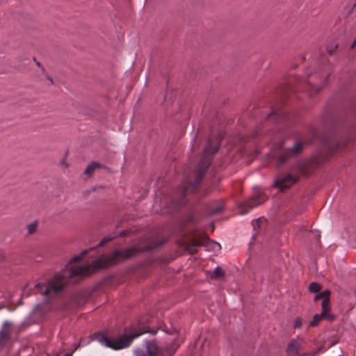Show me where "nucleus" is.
<instances>
[{"label": "nucleus", "instance_id": "obj_4", "mask_svg": "<svg viewBox=\"0 0 356 356\" xmlns=\"http://www.w3.org/2000/svg\"><path fill=\"white\" fill-rule=\"evenodd\" d=\"M150 332L145 327H132L129 331V334H123L117 339H110L105 334H96L94 336L95 340L102 345L113 350H120L129 347L134 339L142 335L144 333Z\"/></svg>", "mask_w": 356, "mask_h": 356}, {"label": "nucleus", "instance_id": "obj_17", "mask_svg": "<svg viewBox=\"0 0 356 356\" xmlns=\"http://www.w3.org/2000/svg\"><path fill=\"white\" fill-rule=\"evenodd\" d=\"M223 209H224V207L222 204L217 205L215 207L211 206L209 209V212L210 215H216V214L221 213Z\"/></svg>", "mask_w": 356, "mask_h": 356}, {"label": "nucleus", "instance_id": "obj_32", "mask_svg": "<svg viewBox=\"0 0 356 356\" xmlns=\"http://www.w3.org/2000/svg\"><path fill=\"white\" fill-rule=\"evenodd\" d=\"M356 6V3L354 4V7Z\"/></svg>", "mask_w": 356, "mask_h": 356}, {"label": "nucleus", "instance_id": "obj_19", "mask_svg": "<svg viewBox=\"0 0 356 356\" xmlns=\"http://www.w3.org/2000/svg\"><path fill=\"white\" fill-rule=\"evenodd\" d=\"M37 224L35 222L31 223L27 225L28 232L30 234H33L36 231Z\"/></svg>", "mask_w": 356, "mask_h": 356}, {"label": "nucleus", "instance_id": "obj_31", "mask_svg": "<svg viewBox=\"0 0 356 356\" xmlns=\"http://www.w3.org/2000/svg\"><path fill=\"white\" fill-rule=\"evenodd\" d=\"M48 79H49L51 83H53V81H52V79H51V78L48 77Z\"/></svg>", "mask_w": 356, "mask_h": 356}, {"label": "nucleus", "instance_id": "obj_1", "mask_svg": "<svg viewBox=\"0 0 356 356\" xmlns=\"http://www.w3.org/2000/svg\"><path fill=\"white\" fill-rule=\"evenodd\" d=\"M163 243L164 241L156 242L144 247L132 246L123 250H115L111 255H104L99 259L93 261L92 264L77 266V262L81 261L89 252L95 250L96 248L83 250L80 254L74 257L60 273L46 283L36 284L33 289V293L42 294L45 300L49 302L59 296L67 284L76 283L79 277L89 275L99 268L131 258L140 252L156 248Z\"/></svg>", "mask_w": 356, "mask_h": 356}, {"label": "nucleus", "instance_id": "obj_15", "mask_svg": "<svg viewBox=\"0 0 356 356\" xmlns=\"http://www.w3.org/2000/svg\"><path fill=\"white\" fill-rule=\"evenodd\" d=\"M225 276L224 270L219 266L216 267L212 272L211 278L212 279H222Z\"/></svg>", "mask_w": 356, "mask_h": 356}, {"label": "nucleus", "instance_id": "obj_7", "mask_svg": "<svg viewBox=\"0 0 356 356\" xmlns=\"http://www.w3.org/2000/svg\"><path fill=\"white\" fill-rule=\"evenodd\" d=\"M305 343V339L302 338L293 339L291 340L286 348V353L289 356H315L321 349L318 351L311 353L309 354L301 353L300 350H302L303 348V345Z\"/></svg>", "mask_w": 356, "mask_h": 356}, {"label": "nucleus", "instance_id": "obj_26", "mask_svg": "<svg viewBox=\"0 0 356 356\" xmlns=\"http://www.w3.org/2000/svg\"><path fill=\"white\" fill-rule=\"evenodd\" d=\"M34 60H35V62L36 65H37L38 67H40V66H41V65H40V63L39 62L36 61V60H35V59H34Z\"/></svg>", "mask_w": 356, "mask_h": 356}, {"label": "nucleus", "instance_id": "obj_24", "mask_svg": "<svg viewBox=\"0 0 356 356\" xmlns=\"http://www.w3.org/2000/svg\"><path fill=\"white\" fill-rule=\"evenodd\" d=\"M355 46H356V39L355 40V41L351 44L350 49H353Z\"/></svg>", "mask_w": 356, "mask_h": 356}, {"label": "nucleus", "instance_id": "obj_9", "mask_svg": "<svg viewBox=\"0 0 356 356\" xmlns=\"http://www.w3.org/2000/svg\"><path fill=\"white\" fill-rule=\"evenodd\" d=\"M298 177L292 174H288L282 177H277L274 182V186L278 188L281 191L289 188L292 185L296 183Z\"/></svg>", "mask_w": 356, "mask_h": 356}, {"label": "nucleus", "instance_id": "obj_29", "mask_svg": "<svg viewBox=\"0 0 356 356\" xmlns=\"http://www.w3.org/2000/svg\"><path fill=\"white\" fill-rule=\"evenodd\" d=\"M211 231H213V229H214V227H213V225H211Z\"/></svg>", "mask_w": 356, "mask_h": 356}, {"label": "nucleus", "instance_id": "obj_14", "mask_svg": "<svg viewBox=\"0 0 356 356\" xmlns=\"http://www.w3.org/2000/svg\"><path fill=\"white\" fill-rule=\"evenodd\" d=\"M285 115L282 111H273L266 118V121L274 120L276 123L285 119Z\"/></svg>", "mask_w": 356, "mask_h": 356}, {"label": "nucleus", "instance_id": "obj_16", "mask_svg": "<svg viewBox=\"0 0 356 356\" xmlns=\"http://www.w3.org/2000/svg\"><path fill=\"white\" fill-rule=\"evenodd\" d=\"M99 167L100 165L99 163L96 162H92L90 164H89L85 170V174L88 176H90L94 172V171Z\"/></svg>", "mask_w": 356, "mask_h": 356}, {"label": "nucleus", "instance_id": "obj_21", "mask_svg": "<svg viewBox=\"0 0 356 356\" xmlns=\"http://www.w3.org/2000/svg\"><path fill=\"white\" fill-rule=\"evenodd\" d=\"M113 238L111 237H106L104 238L100 243L98 244V247L103 246L104 244L108 243V241H111Z\"/></svg>", "mask_w": 356, "mask_h": 356}, {"label": "nucleus", "instance_id": "obj_10", "mask_svg": "<svg viewBox=\"0 0 356 356\" xmlns=\"http://www.w3.org/2000/svg\"><path fill=\"white\" fill-rule=\"evenodd\" d=\"M136 356H164L163 350L154 342H149L145 351L138 352Z\"/></svg>", "mask_w": 356, "mask_h": 356}, {"label": "nucleus", "instance_id": "obj_25", "mask_svg": "<svg viewBox=\"0 0 356 356\" xmlns=\"http://www.w3.org/2000/svg\"><path fill=\"white\" fill-rule=\"evenodd\" d=\"M126 234H127V233H126V232H125V231H123V232H120V236H125Z\"/></svg>", "mask_w": 356, "mask_h": 356}, {"label": "nucleus", "instance_id": "obj_6", "mask_svg": "<svg viewBox=\"0 0 356 356\" xmlns=\"http://www.w3.org/2000/svg\"><path fill=\"white\" fill-rule=\"evenodd\" d=\"M210 239L206 234L197 231L193 233L186 249L191 254H194L197 252L198 247L207 245Z\"/></svg>", "mask_w": 356, "mask_h": 356}, {"label": "nucleus", "instance_id": "obj_11", "mask_svg": "<svg viewBox=\"0 0 356 356\" xmlns=\"http://www.w3.org/2000/svg\"><path fill=\"white\" fill-rule=\"evenodd\" d=\"M330 291L329 290H325L323 292L316 294L314 298L316 301L323 299L321 306L322 309H323V313H325L326 310H330Z\"/></svg>", "mask_w": 356, "mask_h": 356}, {"label": "nucleus", "instance_id": "obj_8", "mask_svg": "<svg viewBox=\"0 0 356 356\" xmlns=\"http://www.w3.org/2000/svg\"><path fill=\"white\" fill-rule=\"evenodd\" d=\"M303 149V144L301 142H296L294 145L284 150L278 158L280 164L286 162L290 158L298 156Z\"/></svg>", "mask_w": 356, "mask_h": 356}, {"label": "nucleus", "instance_id": "obj_2", "mask_svg": "<svg viewBox=\"0 0 356 356\" xmlns=\"http://www.w3.org/2000/svg\"><path fill=\"white\" fill-rule=\"evenodd\" d=\"M222 139V133L218 134L215 137L209 136L193 177L184 179L175 192L172 200L175 206L185 205L189 200L190 196L198 191L204 175L211 165L214 154L218 151Z\"/></svg>", "mask_w": 356, "mask_h": 356}, {"label": "nucleus", "instance_id": "obj_12", "mask_svg": "<svg viewBox=\"0 0 356 356\" xmlns=\"http://www.w3.org/2000/svg\"><path fill=\"white\" fill-rule=\"evenodd\" d=\"M330 310H326L325 313H323V309H322V312L320 314L314 315L313 320L310 322L309 326L315 327L318 325V323L321 321L322 319L326 318L329 321H332L334 318V315L330 314L329 313Z\"/></svg>", "mask_w": 356, "mask_h": 356}, {"label": "nucleus", "instance_id": "obj_30", "mask_svg": "<svg viewBox=\"0 0 356 356\" xmlns=\"http://www.w3.org/2000/svg\"><path fill=\"white\" fill-rule=\"evenodd\" d=\"M64 356H72V355L70 354H69V353H67Z\"/></svg>", "mask_w": 356, "mask_h": 356}, {"label": "nucleus", "instance_id": "obj_28", "mask_svg": "<svg viewBox=\"0 0 356 356\" xmlns=\"http://www.w3.org/2000/svg\"><path fill=\"white\" fill-rule=\"evenodd\" d=\"M341 147L339 145H337V150H339Z\"/></svg>", "mask_w": 356, "mask_h": 356}, {"label": "nucleus", "instance_id": "obj_23", "mask_svg": "<svg viewBox=\"0 0 356 356\" xmlns=\"http://www.w3.org/2000/svg\"><path fill=\"white\" fill-rule=\"evenodd\" d=\"M264 218H261L259 219H258L255 222H253V226H254V228L255 229L256 227V225L259 227L260 226V223L264 222Z\"/></svg>", "mask_w": 356, "mask_h": 356}, {"label": "nucleus", "instance_id": "obj_27", "mask_svg": "<svg viewBox=\"0 0 356 356\" xmlns=\"http://www.w3.org/2000/svg\"><path fill=\"white\" fill-rule=\"evenodd\" d=\"M188 220V222H192L193 220V217H190Z\"/></svg>", "mask_w": 356, "mask_h": 356}, {"label": "nucleus", "instance_id": "obj_13", "mask_svg": "<svg viewBox=\"0 0 356 356\" xmlns=\"http://www.w3.org/2000/svg\"><path fill=\"white\" fill-rule=\"evenodd\" d=\"M10 323L5 321L3 325L2 330H0V344H3L10 338V332L8 327L10 325Z\"/></svg>", "mask_w": 356, "mask_h": 356}, {"label": "nucleus", "instance_id": "obj_22", "mask_svg": "<svg viewBox=\"0 0 356 356\" xmlns=\"http://www.w3.org/2000/svg\"><path fill=\"white\" fill-rule=\"evenodd\" d=\"M298 170L300 172L301 174H305V172H306V167L304 165L300 164V165L298 166Z\"/></svg>", "mask_w": 356, "mask_h": 356}, {"label": "nucleus", "instance_id": "obj_5", "mask_svg": "<svg viewBox=\"0 0 356 356\" xmlns=\"http://www.w3.org/2000/svg\"><path fill=\"white\" fill-rule=\"evenodd\" d=\"M253 195L248 200L241 203L239 209L242 215L248 213L251 209L262 204L266 200V195L258 187L254 188Z\"/></svg>", "mask_w": 356, "mask_h": 356}, {"label": "nucleus", "instance_id": "obj_33", "mask_svg": "<svg viewBox=\"0 0 356 356\" xmlns=\"http://www.w3.org/2000/svg\"><path fill=\"white\" fill-rule=\"evenodd\" d=\"M1 308H3V307H0V309H1Z\"/></svg>", "mask_w": 356, "mask_h": 356}, {"label": "nucleus", "instance_id": "obj_18", "mask_svg": "<svg viewBox=\"0 0 356 356\" xmlns=\"http://www.w3.org/2000/svg\"><path fill=\"white\" fill-rule=\"evenodd\" d=\"M321 289V285L316 282L311 283L309 286V291L311 292H314V293H317V292L320 291Z\"/></svg>", "mask_w": 356, "mask_h": 356}, {"label": "nucleus", "instance_id": "obj_20", "mask_svg": "<svg viewBox=\"0 0 356 356\" xmlns=\"http://www.w3.org/2000/svg\"><path fill=\"white\" fill-rule=\"evenodd\" d=\"M302 324V319L300 317L296 318L294 321V327L299 328Z\"/></svg>", "mask_w": 356, "mask_h": 356}, {"label": "nucleus", "instance_id": "obj_3", "mask_svg": "<svg viewBox=\"0 0 356 356\" xmlns=\"http://www.w3.org/2000/svg\"><path fill=\"white\" fill-rule=\"evenodd\" d=\"M327 76L323 78L318 73L308 74L307 79H302L298 76L291 78L286 83L285 90L295 91L298 90H306L309 95H314L318 92L325 84ZM284 92H286L285 91Z\"/></svg>", "mask_w": 356, "mask_h": 356}]
</instances>
